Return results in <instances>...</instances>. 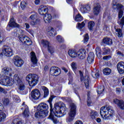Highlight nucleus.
Instances as JSON below:
<instances>
[{
    "instance_id": "nucleus-26",
    "label": "nucleus",
    "mask_w": 124,
    "mask_h": 124,
    "mask_svg": "<svg viewBox=\"0 0 124 124\" xmlns=\"http://www.w3.org/2000/svg\"><path fill=\"white\" fill-rule=\"evenodd\" d=\"M46 31H47V34L49 36H54L56 33L55 29L52 27H48L46 30Z\"/></svg>"
},
{
    "instance_id": "nucleus-36",
    "label": "nucleus",
    "mask_w": 124,
    "mask_h": 124,
    "mask_svg": "<svg viewBox=\"0 0 124 124\" xmlns=\"http://www.w3.org/2000/svg\"><path fill=\"white\" fill-rule=\"evenodd\" d=\"M103 72L105 75H110L112 71L109 68H106L103 70Z\"/></svg>"
},
{
    "instance_id": "nucleus-60",
    "label": "nucleus",
    "mask_w": 124,
    "mask_h": 124,
    "mask_svg": "<svg viewBox=\"0 0 124 124\" xmlns=\"http://www.w3.org/2000/svg\"><path fill=\"white\" fill-rule=\"evenodd\" d=\"M28 32H29L30 33H31V34L32 35H33V34L34 33V31H33V30H28Z\"/></svg>"
},
{
    "instance_id": "nucleus-10",
    "label": "nucleus",
    "mask_w": 124,
    "mask_h": 124,
    "mask_svg": "<svg viewBox=\"0 0 124 124\" xmlns=\"http://www.w3.org/2000/svg\"><path fill=\"white\" fill-rule=\"evenodd\" d=\"M31 95L32 100H37L40 97V91L38 89H34L31 91Z\"/></svg>"
},
{
    "instance_id": "nucleus-32",
    "label": "nucleus",
    "mask_w": 124,
    "mask_h": 124,
    "mask_svg": "<svg viewBox=\"0 0 124 124\" xmlns=\"http://www.w3.org/2000/svg\"><path fill=\"white\" fill-rule=\"evenodd\" d=\"M116 34L118 37H123V36H124V34H123V31L121 29H116Z\"/></svg>"
},
{
    "instance_id": "nucleus-37",
    "label": "nucleus",
    "mask_w": 124,
    "mask_h": 124,
    "mask_svg": "<svg viewBox=\"0 0 124 124\" xmlns=\"http://www.w3.org/2000/svg\"><path fill=\"white\" fill-rule=\"evenodd\" d=\"M17 84L18 85V89L20 91H24L25 90V84H24L23 81L18 82Z\"/></svg>"
},
{
    "instance_id": "nucleus-53",
    "label": "nucleus",
    "mask_w": 124,
    "mask_h": 124,
    "mask_svg": "<svg viewBox=\"0 0 124 124\" xmlns=\"http://www.w3.org/2000/svg\"><path fill=\"white\" fill-rule=\"evenodd\" d=\"M3 103L4 105H8V104H9V99H8V98L5 99L3 101Z\"/></svg>"
},
{
    "instance_id": "nucleus-30",
    "label": "nucleus",
    "mask_w": 124,
    "mask_h": 124,
    "mask_svg": "<svg viewBox=\"0 0 124 124\" xmlns=\"http://www.w3.org/2000/svg\"><path fill=\"white\" fill-rule=\"evenodd\" d=\"M68 55L71 58H76L77 57V52L76 50L70 49L68 51Z\"/></svg>"
},
{
    "instance_id": "nucleus-29",
    "label": "nucleus",
    "mask_w": 124,
    "mask_h": 124,
    "mask_svg": "<svg viewBox=\"0 0 124 124\" xmlns=\"http://www.w3.org/2000/svg\"><path fill=\"white\" fill-rule=\"evenodd\" d=\"M9 26L11 28H14L15 27H19V24L15 23V22L14 21V18L12 17L10 20Z\"/></svg>"
},
{
    "instance_id": "nucleus-42",
    "label": "nucleus",
    "mask_w": 124,
    "mask_h": 124,
    "mask_svg": "<svg viewBox=\"0 0 124 124\" xmlns=\"http://www.w3.org/2000/svg\"><path fill=\"white\" fill-rule=\"evenodd\" d=\"M104 91V87H100L98 88L97 93L98 94H101Z\"/></svg>"
},
{
    "instance_id": "nucleus-6",
    "label": "nucleus",
    "mask_w": 124,
    "mask_h": 124,
    "mask_svg": "<svg viewBox=\"0 0 124 124\" xmlns=\"http://www.w3.org/2000/svg\"><path fill=\"white\" fill-rule=\"evenodd\" d=\"M95 51L96 55L98 58H100L101 57V53L103 56H105L106 55H109L110 52H111V50L108 47H103L101 51V49L98 46L96 47Z\"/></svg>"
},
{
    "instance_id": "nucleus-52",
    "label": "nucleus",
    "mask_w": 124,
    "mask_h": 124,
    "mask_svg": "<svg viewBox=\"0 0 124 124\" xmlns=\"http://www.w3.org/2000/svg\"><path fill=\"white\" fill-rule=\"evenodd\" d=\"M39 24V20L38 19H36L35 22L32 21L31 22V25L32 26H35V25H37Z\"/></svg>"
},
{
    "instance_id": "nucleus-5",
    "label": "nucleus",
    "mask_w": 124,
    "mask_h": 124,
    "mask_svg": "<svg viewBox=\"0 0 124 124\" xmlns=\"http://www.w3.org/2000/svg\"><path fill=\"white\" fill-rule=\"evenodd\" d=\"M0 84L2 86H12L14 84V80L7 76H5L4 78L1 77L0 78Z\"/></svg>"
},
{
    "instance_id": "nucleus-25",
    "label": "nucleus",
    "mask_w": 124,
    "mask_h": 124,
    "mask_svg": "<svg viewBox=\"0 0 124 124\" xmlns=\"http://www.w3.org/2000/svg\"><path fill=\"white\" fill-rule=\"evenodd\" d=\"M94 59V53L93 52H90L87 58V61L89 63H92L93 62Z\"/></svg>"
},
{
    "instance_id": "nucleus-64",
    "label": "nucleus",
    "mask_w": 124,
    "mask_h": 124,
    "mask_svg": "<svg viewBox=\"0 0 124 124\" xmlns=\"http://www.w3.org/2000/svg\"><path fill=\"white\" fill-rule=\"evenodd\" d=\"M116 93L119 94L121 93V89L120 88L116 89Z\"/></svg>"
},
{
    "instance_id": "nucleus-54",
    "label": "nucleus",
    "mask_w": 124,
    "mask_h": 124,
    "mask_svg": "<svg viewBox=\"0 0 124 124\" xmlns=\"http://www.w3.org/2000/svg\"><path fill=\"white\" fill-rule=\"evenodd\" d=\"M123 14H124V12L123 11V10L119 11V14H118V18L119 19H121V18L123 17Z\"/></svg>"
},
{
    "instance_id": "nucleus-8",
    "label": "nucleus",
    "mask_w": 124,
    "mask_h": 124,
    "mask_svg": "<svg viewBox=\"0 0 124 124\" xmlns=\"http://www.w3.org/2000/svg\"><path fill=\"white\" fill-rule=\"evenodd\" d=\"M13 62L16 67H22L24 64V61L18 56H15L13 58Z\"/></svg>"
},
{
    "instance_id": "nucleus-23",
    "label": "nucleus",
    "mask_w": 124,
    "mask_h": 124,
    "mask_svg": "<svg viewBox=\"0 0 124 124\" xmlns=\"http://www.w3.org/2000/svg\"><path fill=\"white\" fill-rule=\"evenodd\" d=\"M101 12V6L99 4H98L95 6L93 9V13L94 15L97 16L99 14V13Z\"/></svg>"
},
{
    "instance_id": "nucleus-48",
    "label": "nucleus",
    "mask_w": 124,
    "mask_h": 124,
    "mask_svg": "<svg viewBox=\"0 0 124 124\" xmlns=\"http://www.w3.org/2000/svg\"><path fill=\"white\" fill-rule=\"evenodd\" d=\"M20 6L22 9H24L26 6H27V2L23 1L20 3Z\"/></svg>"
},
{
    "instance_id": "nucleus-62",
    "label": "nucleus",
    "mask_w": 124,
    "mask_h": 124,
    "mask_svg": "<svg viewBox=\"0 0 124 124\" xmlns=\"http://www.w3.org/2000/svg\"><path fill=\"white\" fill-rule=\"evenodd\" d=\"M40 2V0H35V4L36 5H38V4Z\"/></svg>"
},
{
    "instance_id": "nucleus-15",
    "label": "nucleus",
    "mask_w": 124,
    "mask_h": 124,
    "mask_svg": "<svg viewBox=\"0 0 124 124\" xmlns=\"http://www.w3.org/2000/svg\"><path fill=\"white\" fill-rule=\"evenodd\" d=\"M21 110H24V112L22 113V116L24 118H28L30 117V110H29V107L25 104V103H23L22 104V107Z\"/></svg>"
},
{
    "instance_id": "nucleus-40",
    "label": "nucleus",
    "mask_w": 124,
    "mask_h": 124,
    "mask_svg": "<svg viewBox=\"0 0 124 124\" xmlns=\"http://www.w3.org/2000/svg\"><path fill=\"white\" fill-rule=\"evenodd\" d=\"M14 124H24V121L20 119H15L13 121Z\"/></svg>"
},
{
    "instance_id": "nucleus-3",
    "label": "nucleus",
    "mask_w": 124,
    "mask_h": 124,
    "mask_svg": "<svg viewBox=\"0 0 124 124\" xmlns=\"http://www.w3.org/2000/svg\"><path fill=\"white\" fill-rule=\"evenodd\" d=\"M77 107L74 103H71L69 107V112L68 113L69 117L66 119V122L70 124L71 122H73L75 116H76V112Z\"/></svg>"
},
{
    "instance_id": "nucleus-13",
    "label": "nucleus",
    "mask_w": 124,
    "mask_h": 124,
    "mask_svg": "<svg viewBox=\"0 0 124 124\" xmlns=\"http://www.w3.org/2000/svg\"><path fill=\"white\" fill-rule=\"evenodd\" d=\"M61 69L58 67L52 66L50 68V74L53 76H58L61 74Z\"/></svg>"
},
{
    "instance_id": "nucleus-43",
    "label": "nucleus",
    "mask_w": 124,
    "mask_h": 124,
    "mask_svg": "<svg viewBox=\"0 0 124 124\" xmlns=\"http://www.w3.org/2000/svg\"><path fill=\"white\" fill-rule=\"evenodd\" d=\"M53 96L51 95L50 96V97H49L48 100V102H49L50 107V111L51 110H52V108L53 107V106L52 105V100H53Z\"/></svg>"
},
{
    "instance_id": "nucleus-33",
    "label": "nucleus",
    "mask_w": 124,
    "mask_h": 124,
    "mask_svg": "<svg viewBox=\"0 0 124 124\" xmlns=\"http://www.w3.org/2000/svg\"><path fill=\"white\" fill-rule=\"evenodd\" d=\"M115 7H116L118 10H119V11H121V10H124V6L121 4L114 5L113 8H115Z\"/></svg>"
},
{
    "instance_id": "nucleus-22",
    "label": "nucleus",
    "mask_w": 124,
    "mask_h": 124,
    "mask_svg": "<svg viewBox=\"0 0 124 124\" xmlns=\"http://www.w3.org/2000/svg\"><path fill=\"white\" fill-rule=\"evenodd\" d=\"M13 81L14 82H17V83H20V82H22L23 81V77L21 76V75L16 74L14 75L13 77Z\"/></svg>"
},
{
    "instance_id": "nucleus-12",
    "label": "nucleus",
    "mask_w": 124,
    "mask_h": 124,
    "mask_svg": "<svg viewBox=\"0 0 124 124\" xmlns=\"http://www.w3.org/2000/svg\"><path fill=\"white\" fill-rule=\"evenodd\" d=\"M18 39L21 42H24L25 44H27V45L30 46L32 44V42H31V39L27 36L20 35L18 37Z\"/></svg>"
},
{
    "instance_id": "nucleus-27",
    "label": "nucleus",
    "mask_w": 124,
    "mask_h": 124,
    "mask_svg": "<svg viewBox=\"0 0 124 124\" xmlns=\"http://www.w3.org/2000/svg\"><path fill=\"white\" fill-rule=\"evenodd\" d=\"M44 20L45 23H50L52 21V16L50 14H46L44 16Z\"/></svg>"
},
{
    "instance_id": "nucleus-9",
    "label": "nucleus",
    "mask_w": 124,
    "mask_h": 124,
    "mask_svg": "<svg viewBox=\"0 0 124 124\" xmlns=\"http://www.w3.org/2000/svg\"><path fill=\"white\" fill-rule=\"evenodd\" d=\"M37 109L38 112H36L34 115L36 118H45L48 115V111H45L42 108L37 107Z\"/></svg>"
},
{
    "instance_id": "nucleus-56",
    "label": "nucleus",
    "mask_w": 124,
    "mask_h": 124,
    "mask_svg": "<svg viewBox=\"0 0 124 124\" xmlns=\"http://www.w3.org/2000/svg\"><path fill=\"white\" fill-rule=\"evenodd\" d=\"M92 104V101L91 100V98L88 97L87 100V105L88 106H91V104Z\"/></svg>"
},
{
    "instance_id": "nucleus-38",
    "label": "nucleus",
    "mask_w": 124,
    "mask_h": 124,
    "mask_svg": "<svg viewBox=\"0 0 124 124\" xmlns=\"http://www.w3.org/2000/svg\"><path fill=\"white\" fill-rule=\"evenodd\" d=\"M6 118V114L4 112H0V122H3Z\"/></svg>"
},
{
    "instance_id": "nucleus-49",
    "label": "nucleus",
    "mask_w": 124,
    "mask_h": 124,
    "mask_svg": "<svg viewBox=\"0 0 124 124\" xmlns=\"http://www.w3.org/2000/svg\"><path fill=\"white\" fill-rule=\"evenodd\" d=\"M13 98L14 100H15V101H16V102L19 103L20 102V101H21V100H20V98H19V96H18L17 95H14Z\"/></svg>"
},
{
    "instance_id": "nucleus-4",
    "label": "nucleus",
    "mask_w": 124,
    "mask_h": 124,
    "mask_svg": "<svg viewBox=\"0 0 124 124\" xmlns=\"http://www.w3.org/2000/svg\"><path fill=\"white\" fill-rule=\"evenodd\" d=\"M39 77L37 75L30 74L26 77V80L28 81L30 87H34L38 83Z\"/></svg>"
},
{
    "instance_id": "nucleus-61",
    "label": "nucleus",
    "mask_w": 124,
    "mask_h": 124,
    "mask_svg": "<svg viewBox=\"0 0 124 124\" xmlns=\"http://www.w3.org/2000/svg\"><path fill=\"white\" fill-rule=\"evenodd\" d=\"M4 109V107H3V105L1 103H0V111H2Z\"/></svg>"
},
{
    "instance_id": "nucleus-20",
    "label": "nucleus",
    "mask_w": 124,
    "mask_h": 124,
    "mask_svg": "<svg viewBox=\"0 0 124 124\" xmlns=\"http://www.w3.org/2000/svg\"><path fill=\"white\" fill-rule=\"evenodd\" d=\"M31 61L33 64L32 67H35L37 65V59L35 56V53L33 52H31Z\"/></svg>"
},
{
    "instance_id": "nucleus-55",
    "label": "nucleus",
    "mask_w": 124,
    "mask_h": 124,
    "mask_svg": "<svg viewBox=\"0 0 124 124\" xmlns=\"http://www.w3.org/2000/svg\"><path fill=\"white\" fill-rule=\"evenodd\" d=\"M111 59V56L108 55V56H105L103 57V60H104L105 61H108Z\"/></svg>"
},
{
    "instance_id": "nucleus-1",
    "label": "nucleus",
    "mask_w": 124,
    "mask_h": 124,
    "mask_svg": "<svg viewBox=\"0 0 124 124\" xmlns=\"http://www.w3.org/2000/svg\"><path fill=\"white\" fill-rule=\"evenodd\" d=\"M53 112L54 115H53L51 111L48 118L51 120V121H53L54 124H57V123H59V121L55 118V116L57 118H59V117H62L64 115L66 114L67 110H66L65 105L62 102H59L54 105Z\"/></svg>"
},
{
    "instance_id": "nucleus-63",
    "label": "nucleus",
    "mask_w": 124,
    "mask_h": 124,
    "mask_svg": "<svg viewBox=\"0 0 124 124\" xmlns=\"http://www.w3.org/2000/svg\"><path fill=\"white\" fill-rule=\"evenodd\" d=\"M75 124H83V122H82L81 121H77Z\"/></svg>"
},
{
    "instance_id": "nucleus-50",
    "label": "nucleus",
    "mask_w": 124,
    "mask_h": 124,
    "mask_svg": "<svg viewBox=\"0 0 124 124\" xmlns=\"http://www.w3.org/2000/svg\"><path fill=\"white\" fill-rule=\"evenodd\" d=\"M57 41H59V42H63V38L60 35H58L57 37Z\"/></svg>"
},
{
    "instance_id": "nucleus-58",
    "label": "nucleus",
    "mask_w": 124,
    "mask_h": 124,
    "mask_svg": "<svg viewBox=\"0 0 124 124\" xmlns=\"http://www.w3.org/2000/svg\"><path fill=\"white\" fill-rule=\"evenodd\" d=\"M77 28H78V29H83V28H84V26H82V24H80V23H78Z\"/></svg>"
},
{
    "instance_id": "nucleus-47",
    "label": "nucleus",
    "mask_w": 124,
    "mask_h": 124,
    "mask_svg": "<svg viewBox=\"0 0 124 124\" xmlns=\"http://www.w3.org/2000/svg\"><path fill=\"white\" fill-rule=\"evenodd\" d=\"M118 23L120 26H121V28H123V26L124 25V16L122 17L121 20H118Z\"/></svg>"
},
{
    "instance_id": "nucleus-35",
    "label": "nucleus",
    "mask_w": 124,
    "mask_h": 124,
    "mask_svg": "<svg viewBox=\"0 0 124 124\" xmlns=\"http://www.w3.org/2000/svg\"><path fill=\"white\" fill-rule=\"evenodd\" d=\"M42 90L44 92V97H46L48 94H49V90H48V88L45 86L42 87Z\"/></svg>"
},
{
    "instance_id": "nucleus-51",
    "label": "nucleus",
    "mask_w": 124,
    "mask_h": 124,
    "mask_svg": "<svg viewBox=\"0 0 124 124\" xmlns=\"http://www.w3.org/2000/svg\"><path fill=\"white\" fill-rule=\"evenodd\" d=\"M71 66L73 70H76V68H77V67L76 66V63L75 62H73L71 63Z\"/></svg>"
},
{
    "instance_id": "nucleus-2",
    "label": "nucleus",
    "mask_w": 124,
    "mask_h": 124,
    "mask_svg": "<svg viewBox=\"0 0 124 124\" xmlns=\"http://www.w3.org/2000/svg\"><path fill=\"white\" fill-rule=\"evenodd\" d=\"M100 113L103 120H108L113 116L114 110L110 106L102 107L100 109Z\"/></svg>"
},
{
    "instance_id": "nucleus-34",
    "label": "nucleus",
    "mask_w": 124,
    "mask_h": 124,
    "mask_svg": "<svg viewBox=\"0 0 124 124\" xmlns=\"http://www.w3.org/2000/svg\"><path fill=\"white\" fill-rule=\"evenodd\" d=\"M41 44L43 45V46H44V47H45V48L47 47L48 48L50 46V43H49L48 41H46L44 40H42L41 41Z\"/></svg>"
},
{
    "instance_id": "nucleus-14",
    "label": "nucleus",
    "mask_w": 124,
    "mask_h": 124,
    "mask_svg": "<svg viewBox=\"0 0 124 124\" xmlns=\"http://www.w3.org/2000/svg\"><path fill=\"white\" fill-rule=\"evenodd\" d=\"M2 74L3 75H5L6 76H7V75L12 76L14 74V71L12 69L5 67L2 69Z\"/></svg>"
},
{
    "instance_id": "nucleus-21",
    "label": "nucleus",
    "mask_w": 124,
    "mask_h": 124,
    "mask_svg": "<svg viewBox=\"0 0 124 124\" xmlns=\"http://www.w3.org/2000/svg\"><path fill=\"white\" fill-rule=\"evenodd\" d=\"M48 12V7L46 6L42 5L39 8V13L41 15H44V14H46Z\"/></svg>"
},
{
    "instance_id": "nucleus-28",
    "label": "nucleus",
    "mask_w": 124,
    "mask_h": 124,
    "mask_svg": "<svg viewBox=\"0 0 124 124\" xmlns=\"http://www.w3.org/2000/svg\"><path fill=\"white\" fill-rule=\"evenodd\" d=\"M102 43L106 44V45H112L113 41L112 39L109 38H105L103 40Z\"/></svg>"
},
{
    "instance_id": "nucleus-46",
    "label": "nucleus",
    "mask_w": 124,
    "mask_h": 124,
    "mask_svg": "<svg viewBox=\"0 0 124 124\" xmlns=\"http://www.w3.org/2000/svg\"><path fill=\"white\" fill-rule=\"evenodd\" d=\"M89 41V35L86 34L84 35L83 42L84 43H87Z\"/></svg>"
},
{
    "instance_id": "nucleus-18",
    "label": "nucleus",
    "mask_w": 124,
    "mask_h": 124,
    "mask_svg": "<svg viewBox=\"0 0 124 124\" xmlns=\"http://www.w3.org/2000/svg\"><path fill=\"white\" fill-rule=\"evenodd\" d=\"M117 70L120 74H124V62H119L117 65Z\"/></svg>"
},
{
    "instance_id": "nucleus-45",
    "label": "nucleus",
    "mask_w": 124,
    "mask_h": 124,
    "mask_svg": "<svg viewBox=\"0 0 124 124\" xmlns=\"http://www.w3.org/2000/svg\"><path fill=\"white\" fill-rule=\"evenodd\" d=\"M47 49L48 52H49L50 54H54V47L51 46L50 45L49 46L47 47Z\"/></svg>"
},
{
    "instance_id": "nucleus-39",
    "label": "nucleus",
    "mask_w": 124,
    "mask_h": 124,
    "mask_svg": "<svg viewBox=\"0 0 124 124\" xmlns=\"http://www.w3.org/2000/svg\"><path fill=\"white\" fill-rule=\"evenodd\" d=\"M75 20L77 22H81L83 21V16L80 14H78L75 17Z\"/></svg>"
},
{
    "instance_id": "nucleus-44",
    "label": "nucleus",
    "mask_w": 124,
    "mask_h": 124,
    "mask_svg": "<svg viewBox=\"0 0 124 124\" xmlns=\"http://www.w3.org/2000/svg\"><path fill=\"white\" fill-rule=\"evenodd\" d=\"M92 75L93 78H98V77H99V73H98V72H96V73L92 72Z\"/></svg>"
},
{
    "instance_id": "nucleus-59",
    "label": "nucleus",
    "mask_w": 124,
    "mask_h": 124,
    "mask_svg": "<svg viewBox=\"0 0 124 124\" xmlns=\"http://www.w3.org/2000/svg\"><path fill=\"white\" fill-rule=\"evenodd\" d=\"M3 36L1 35V33H0V44L1 42H2L4 40Z\"/></svg>"
},
{
    "instance_id": "nucleus-24",
    "label": "nucleus",
    "mask_w": 124,
    "mask_h": 124,
    "mask_svg": "<svg viewBox=\"0 0 124 124\" xmlns=\"http://www.w3.org/2000/svg\"><path fill=\"white\" fill-rule=\"evenodd\" d=\"M37 107L38 108H40V109H42L45 111L48 112V109L49 108V107H48V105H47L46 103H42L40 104Z\"/></svg>"
},
{
    "instance_id": "nucleus-17",
    "label": "nucleus",
    "mask_w": 124,
    "mask_h": 124,
    "mask_svg": "<svg viewBox=\"0 0 124 124\" xmlns=\"http://www.w3.org/2000/svg\"><path fill=\"white\" fill-rule=\"evenodd\" d=\"M113 103L117 104V106L122 110H124V101L123 100H119L117 99H113Z\"/></svg>"
},
{
    "instance_id": "nucleus-31",
    "label": "nucleus",
    "mask_w": 124,
    "mask_h": 124,
    "mask_svg": "<svg viewBox=\"0 0 124 124\" xmlns=\"http://www.w3.org/2000/svg\"><path fill=\"white\" fill-rule=\"evenodd\" d=\"M98 116L97 112L94 110H91L90 113V117L91 119H93V120H95V119Z\"/></svg>"
},
{
    "instance_id": "nucleus-19",
    "label": "nucleus",
    "mask_w": 124,
    "mask_h": 124,
    "mask_svg": "<svg viewBox=\"0 0 124 124\" xmlns=\"http://www.w3.org/2000/svg\"><path fill=\"white\" fill-rule=\"evenodd\" d=\"M77 56L80 60H84L86 57V50L80 49L77 53Z\"/></svg>"
},
{
    "instance_id": "nucleus-16",
    "label": "nucleus",
    "mask_w": 124,
    "mask_h": 124,
    "mask_svg": "<svg viewBox=\"0 0 124 124\" xmlns=\"http://www.w3.org/2000/svg\"><path fill=\"white\" fill-rule=\"evenodd\" d=\"M80 11L83 14L90 12L91 11V6L89 4L81 5Z\"/></svg>"
},
{
    "instance_id": "nucleus-41",
    "label": "nucleus",
    "mask_w": 124,
    "mask_h": 124,
    "mask_svg": "<svg viewBox=\"0 0 124 124\" xmlns=\"http://www.w3.org/2000/svg\"><path fill=\"white\" fill-rule=\"evenodd\" d=\"M94 27V22L93 21H90L88 23V28L89 30H93V28Z\"/></svg>"
},
{
    "instance_id": "nucleus-11",
    "label": "nucleus",
    "mask_w": 124,
    "mask_h": 124,
    "mask_svg": "<svg viewBox=\"0 0 124 124\" xmlns=\"http://www.w3.org/2000/svg\"><path fill=\"white\" fill-rule=\"evenodd\" d=\"M79 73L80 76V81H81V82L84 81L86 88H88L89 84H90V82L91 81L90 80V78L88 76H86L84 78V77H83V72L81 71H79Z\"/></svg>"
},
{
    "instance_id": "nucleus-7",
    "label": "nucleus",
    "mask_w": 124,
    "mask_h": 124,
    "mask_svg": "<svg viewBox=\"0 0 124 124\" xmlns=\"http://www.w3.org/2000/svg\"><path fill=\"white\" fill-rule=\"evenodd\" d=\"M0 54H1L2 56H5V57H12V56H13V49L11 47L3 48Z\"/></svg>"
},
{
    "instance_id": "nucleus-57",
    "label": "nucleus",
    "mask_w": 124,
    "mask_h": 124,
    "mask_svg": "<svg viewBox=\"0 0 124 124\" xmlns=\"http://www.w3.org/2000/svg\"><path fill=\"white\" fill-rule=\"evenodd\" d=\"M36 18V14H35L34 15H32L30 16V19L31 20H34V19Z\"/></svg>"
}]
</instances>
